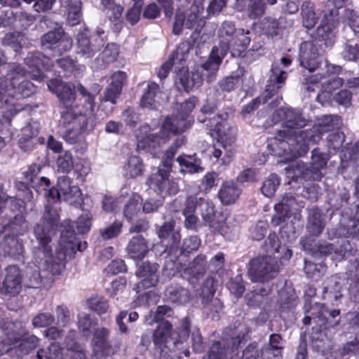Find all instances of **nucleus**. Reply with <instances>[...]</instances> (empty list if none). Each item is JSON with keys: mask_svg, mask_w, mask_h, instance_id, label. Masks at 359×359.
<instances>
[{"mask_svg": "<svg viewBox=\"0 0 359 359\" xmlns=\"http://www.w3.org/2000/svg\"><path fill=\"white\" fill-rule=\"evenodd\" d=\"M322 297L323 299H329L337 304L341 298V285L337 276H331L323 283Z\"/></svg>", "mask_w": 359, "mask_h": 359, "instance_id": "obj_44", "label": "nucleus"}, {"mask_svg": "<svg viewBox=\"0 0 359 359\" xmlns=\"http://www.w3.org/2000/svg\"><path fill=\"white\" fill-rule=\"evenodd\" d=\"M248 333L249 328L245 324L238 323L237 326L235 325L230 334L233 346L237 347L243 341H246Z\"/></svg>", "mask_w": 359, "mask_h": 359, "instance_id": "obj_63", "label": "nucleus"}, {"mask_svg": "<svg viewBox=\"0 0 359 359\" xmlns=\"http://www.w3.org/2000/svg\"><path fill=\"white\" fill-rule=\"evenodd\" d=\"M126 250L133 259H142L149 251L148 242L140 235L133 236L129 241Z\"/></svg>", "mask_w": 359, "mask_h": 359, "instance_id": "obj_32", "label": "nucleus"}, {"mask_svg": "<svg viewBox=\"0 0 359 359\" xmlns=\"http://www.w3.org/2000/svg\"><path fill=\"white\" fill-rule=\"evenodd\" d=\"M200 245L201 240L197 236H193L184 238L181 247H180V245L177 246V252H172V254H170L169 256H165V267L170 270L177 269L175 265L179 257L182 255H188L197 250Z\"/></svg>", "mask_w": 359, "mask_h": 359, "instance_id": "obj_19", "label": "nucleus"}, {"mask_svg": "<svg viewBox=\"0 0 359 359\" xmlns=\"http://www.w3.org/2000/svg\"><path fill=\"white\" fill-rule=\"evenodd\" d=\"M45 196L53 200L62 199L73 205H79L82 201L80 188L67 176L59 177L56 187L50 189L45 193Z\"/></svg>", "mask_w": 359, "mask_h": 359, "instance_id": "obj_6", "label": "nucleus"}, {"mask_svg": "<svg viewBox=\"0 0 359 359\" xmlns=\"http://www.w3.org/2000/svg\"><path fill=\"white\" fill-rule=\"evenodd\" d=\"M286 172L294 181L303 179L305 181L314 180V175L310 166L302 161H298L290 168H286Z\"/></svg>", "mask_w": 359, "mask_h": 359, "instance_id": "obj_48", "label": "nucleus"}, {"mask_svg": "<svg viewBox=\"0 0 359 359\" xmlns=\"http://www.w3.org/2000/svg\"><path fill=\"white\" fill-rule=\"evenodd\" d=\"M300 14L302 26L306 29H312L318 20L314 4L310 1L303 2L301 6Z\"/></svg>", "mask_w": 359, "mask_h": 359, "instance_id": "obj_45", "label": "nucleus"}, {"mask_svg": "<svg viewBox=\"0 0 359 359\" xmlns=\"http://www.w3.org/2000/svg\"><path fill=\"white\" fill-rule=\"evenodd\" d=\"M190 291L178 283H170L164 291L165 302L176 305H184L191 299Z\"/></svg>", "mask_w": 359, "mask_h": 359, "instance_id": "obj_23", "label": "nucleus"}, {"mask_svg": "<svg viewBox=\"0 0 359 359\" xmlns=\"http://www.w3.org/2000/svg\"><path fill=\"white\" fill-rule=\"evenodd\" d=\"M304 207V202L298 201L292 194H285L280 201L274 205V209L285 212V214L290 215L293 212L300 211Z\"/></svg>", "mask_w": 359, "mask_h": 359, "instance_id": "obj_42", "label": "nucleus"}, {"mask_svg": "<svg viewBox=\"0 0 359 359\" xmlns=\"http://www.w3.org/2000/svg\"><path fill=\"white\" fill-rule=\"evenodd\" d=\"M110 330L104 327H99L94 330L92 344L94 351L102 355H109L114 353V348L111 344Z\"/></svg>", "mask_w": 359, "mask_h": 359, "instance_id": "obj_21", "label": "nucleus"}, {"mask_svg": "<svg viewBox=\"0 0 359 359\" xmlns=\"http://www.w3.org/2000/svg\"><path fill=\"white\" fill-rule=\"evenodd\" d=\"M342 84L343 79L337 76H334L327 80L322 84L324 91L318 95L316 98L317 101L323 104L325 100L330 98V93L332 91L339 88L342 86Z\"/></svg>", "mask_w": 359, "mask_h": 359, "instance_id": "obj_53", "label": "nucleus"}, {"mask_svg": "<svg viewBox=\"0 0 359 359\" xmlns=\"http://www.w3.org/2000/svg\"><path fill=\"white\" fill-rule=\"evenodd\" d=\"M119 54L118 47L116 43H108L104 49L96 58V61L101 60L103 63L109 64L114 62L117 59Z\"/></svg>", "mask_w": 359, "mask_h": 359, "instance_id": "obj_57", "label": "nucleus"}, {"mask_svg": "<svg viewBox=\"0 0 359 359\" xmlns=\"http://www.w3.org/2000/svg\"><path fill=\"white\" fill-rule=\"evenodd\" d=\"M174 161L162 158L161 166L149 179L150 186L159 194L175 195L178 192L177 184L168 179Z\"/></svg>", "mask_w": 359, "mask_h": 359, "instance_id": "obj_7", "label": "nucleus"}, {"mask_svg": "<svg viewBox=\"0 0 359 359\" xmlns=\"http://www.w3.org/2000/svg\"><path fill=\"white\" fill-rule=\"evenodd\" d=\"M343 57L348 61L359 60V39L358 41L354 39L346 41L343 51Z\"/></svg>", "mask_w": 359, "mask_h": 359, "instance_id": "obj_62", "label": "nucleus"}, {"mask_svg": "<svg viewBox=\"0 0 359 359\" xmlns=\"http://www.w3.org/2000/svg\"><path fill=\"white\" fill-rule=\"evenodd\" d=\"M340 124L341 118L339 116L325 115L320 118L317 126L320 128V130L324 133L338 129Z\"/></svg>", "mask_w": 359, "mask_h": 359, "instance_id": "obj_56", "label": "nucleus"}, {"mask_svg": "<svg viewBox=\"0 0 359 359\" xmlns=\"http://www.w3.org/2000/svg\"><path fill=\"white\" fill-rule=\"evenodd\" d=\"M289 25L290 22L284 15L278 18L273 16H266L259 23L262 34L271 38L281 34Z\"/></svg>", "mask_w": 359, "mask_h": 359, "instance_id": "obj_20", "label": "nucleus"}, {"mask_svg": "<svg viewBox=\"0 0 359 359\" xmlns=\"http://www.w3.org/2000/svg\"><path fill=\"white\" fill-rule=\"evenodd\" d=\"M241 193V190L234 182H226L222 184L218 191V198L223 205H228L234 203Z\"/></svg>", "mask_w": 359, "mask_h": 359, "instance_id": "obj_40", "label": "nucleus"}, {"mask_svg": "<svg viewBox=\"0 0 359 359\" xmlns=\"http://www.w3.org/2000/svg\"><path fill=\"white\" fill-rule=\"evenodd\" d=\"M4 294L15 295L21 290V275L20 269L16 266H9L6 268V274L3 281Z\"/></svg>", "mask_w": 359, "mask_h": 359, "instance_id": "obj_30", "label": "nucleus"}, {"mask_svg": "<svg viewBox=\"0 0 359 359\" xmlns=\"http://www.w3.org/2000/svg\"><path fill=\"white\" fill-rule=\"evenodd\" d=\"M286 78L287 73L280 68L278 63H273L271 66V74L263 97H258L245 105L241 111V114L245 117L257 109L261 102H266L282 87Z\"/></svg>", "mask_w": 359, "mask_h": 359, "instance_id": "obj_5", "label": "nucleus"}, {"mask_svg": "<svg viewBox=\"0 0 359 359\" xmlns=\"http://www.w3.org/2000/svg\"><path fill=\"white\" fill-rule=\"evenodd\" d=\"M11 97L20 99L29 97L34 93V84L25 79L26 71L17 63L8 65Z\"/></svg>", "mask_w": 359, "mask_h": 359, "instance_id": "obj_8", "label": "nucleus"}, {"mask_svg": "<svg viewBox=\"0 0 359 359\" xmlns=\"http://www.w3.org/2000/svg\"><path fill=\"white\" fill-rule=\"evenodd\" d=\"M14 97H8L0 100V114L10 121L11 118L20 111H30L33 107L24 102H19Z\"/></svg>", "mask_w": 359, "mask_h": 359, "instance_id": "obj_28", "label": "nucleus"}, {"mask_svg": "<svg viewBox=\"0 0 359 359\" xmlns=\"http://www.w3.org/2000/svg\"><path fill=\"white\" fill-rule=\"evenodd\" d=\"M4 219L6 221L5 231H9L11 236L23 235L28 230L24 216L21 214L13 215L11 208H7L6 205Z\"/></svg>", "mask_w": 359, "mask_h": 359, "instance_id": "obj_26", "label": "nucleus"}, {"mask_svg": "<svg viewBox=\"0 0 359 359\" xmlns=\"http://www.w3.org/2000/svg\"><path fill=\"white\" fill-rule=\"evenodd\" d=\"M48 89L57 94V97L63 102L66 109L69 108L74 100V84L64 83L58 79H50L47 83Z\"/></svg>", "mask_w": 359, "mask_h": 359, "instance_id": "obj_22", "label": "nucleus"}, {"mask_svg": "<svg viewBox=\"0 0 359 359\" xmlns=\"http://www.w3.org/2000/svg\"><path fill=\"white\" fill-rule=\"evenodd\" d=\"M160 94L159 86L154 82H149L146 92L141 97L140 106L144 108L156 109L160 105L158 100Z\"/></svg>", "mask_w": 359, "mask_h": 359, "instance_id": "obj_39", "label": "nucleus"}, {"mask_svg": "<svg viewBox=\"0 0 359 359\" xmlns=\"http://www.w3.org/2000/svg\"><path fill=\"white\" fill-rule=\"evenodd\" d=\"M238 32L235 24L230 21H225L222 23L219 33V45L215 46L216 48L220 51V54H226L228 49V43L230 39L234 37Z\"/></svg>", "mask_w": 359, "mask_h": 359, "instance_id": "obj_38", "label": "nucleus"}, {"mask_svg": "<svg viewBox=\"0 0 359 359\" xmlns=\"http://www.w3.org/2000/svg\"><path fill=\"white\" fill-rule=\"evenodd\" d=\"M25 63L29 67L33 68L32 77L36 81H41L43 75L41 72V67L46 69H50V58L46 57L39 51L29 53L25 58Z\"/></svg>", "mask_w": 359, "mask_h": 359, "instance_id": "obj_24", "label": "nucleus"}, {"mask_svg": "<svg viewBox=\"0 0 359 359\" xmlns=\"http://www.w3.org/2000/svg\"><path fill=\"white\" fill-rule=\"evenodd\" d=\"M351 270H355V282L350 289V294L353 301L359 302V257L351 262Z\"/></svg>", "mask_w": 359, "mask_h": 359, "instance_id": "obj_64", "label": "nucleus"}, {"mask_svg": "<svg viewBox=\"0 0 359 359\" xmlns=\"http://www.w3.org/2000/svg\"><path fill=\"white\" fill-rule=\"evenodd\" d=\"M226 54H220V51L213 47L208 60L201 65V72L218 71L223 58Z\"/></svg>", "mask_w": 359, "mask_h": 359, "instance_id": "obj_54", "label": "nucleus"}, {"mask_svg": "<svg viewBox=\"0 0 359 359\" xmlns=\"http://www.w3.org/2000/svg\"><path fill=\"white\" fill-rule=\"evenodd\" d=\"M0 328L8 337L12 344L16 342L25 331L24 325L20 321H12L8 318L0 320Z\"/></svg>", "mask_w": 359, "mask_h": 359, "instance_id": "obj_37", "label": "nucleus"}, {"mask_svg": "<svg viewBox=\"0 0 359 359\" xmlns=\"http://www.w3.org/2000/svg\"><path fill=\"white\" fill-rule=\"evenodd\" d=\"M62 117L65 121H68L69 123L72 124V128H68L64 133L62 137L65 142L70 144H75L79 140V137L81 130L86 123L85 116L79 113L76 114L74 113L72 108H67L65 111L62 112Z\"/></svg>", "mask_w": 359, "mask_h": 359, "instance_id": "obj_12", "label": "nucleus"}, {"mask_svg": "<svg viewBox=\"0 0 359 359\" xmlns=\"http://www.w3.org/2000/svg\"><path fill=\"white\" fill-rule=\"evenodd\" d=\"M308 217L306 229L313 236H319L325 227V215L317 207L307 209Z\"/></svg>", "mask_w": 359, "mask_h": 359, "instance_id": "obj_29", "label": "nucleus"}, {"mask_svg": "<svg viewBox=\"0 0 359 359\" xmlns=\"http://www.w3.org/2000/svg\"><path fill=\"white\" fill-rule=\"evenodd\" d=\"M279 271V262L271 256L252 258L248 264V276L254 283L268 282L273 279Z\"/></svg>", "mask_w": 359, "mask_h": 359, "instance_id": "obj_4", "label": "nucleus"}, {"mask_svg": "<svg viewBox=\"0 0 359 359\" xmlns=\"http://www.w3.org/2000/svg\"><path fill=\"white\" fill-rule=\"evenodd\" d=\"M126 170L130 177L141 175L144 171V165L142 159L136 156H130L126 166Z\"/></svg>", "mask_w": 359, "mask_h": 359, "instance_id": "obj_60", "label": "nucleus"}, {"mask_svg": "<svg viewBox=\"0 0 359 359\" xmlns=\"http://www.w3.org/2000/svg\"><path fill=\"white\" fill-rule=\"evenodd\" d=\"M187 128V122L178 115L168 117L163 122L161 129L158 133H149L140 139L137 142V149H147L156 148L168 137L169 134L177 135L183 133Z\"/></svg>", "mask_w": 359, "mask_h": 359, "instance_id": "obj_3", "label": "nucleus"}, {"mask_svg": "<svg viewBox=\"0 0 359 359\" xmlns=\"http://www.w3.org/2000/svg\"><path fill=\"white\" fill-rule=\"evenodd\" d=\"M34 233L39 244L34 247L33 261L40 270L52 276L60 275L65 267L64 260L68 250L75 252L76 249L82 251L81 243L78 242L74 231H62L60 238L61 245L65 252H58L56 256L53 255L51 238L43 226L36 225Z\"/></svg>", "mask_w": 359, "mask_h": 359, "instance_id": "obj_2", "label": "nucleus"}, {"mask_svg": "<svg viewBox=\"0 0 359 359\" xmlns=\"http://www.w3.org/2000/svg\"><path fill=\"white\" fill-rule=\"evenodd\" d=\"M25 41V35L18 32L6 33L1 39V43L4 46H11L16 53L22 49Z\"/></svg>", "mask_w": 359, "mask_h": 359, "instance_id": "obj_52", "label": "nucleus"}, {"mask_svg": "<svg viewBox=\"0 0 359 359\" xmlns=\"http://www.w3.org/2000/svg\"><path fill=\"white\" fill-rule=\"evenodd\" d=\"M62 2L64 0H61ZM67 11V22L70 26L80 23L81 19V1L80 0H65Z\"/></svg>", "mask_w": 359, "mask_h": 359, "instance_id": "obj_50", "label": "nucleus"}, {"mask_svg": "<svg viewBox=\"0 0 359 359\" xmlns=\"http://www.w3.org/2000/svg\"><path fill=\"white\" fill-rule=\"evenodd\" d=\"M158 264L149 262H143L138 268L136 275L142 278L133 288L137 292L155 286L158 282Z\"/></svg>", "mask_w": 359, "mask_h": 359, "instance_id": "obj_15", "label": "nucleus"}, {"mask_svg": "<svg viewBox=\"0 0 359 359\" xmlns=\"http://www.w3.org/2000/svg\"><path fill=\"white\" fill-rule=\"evenodd\" d=\"M24 247L22 241L18 236H6L0 245V252H3L4 255L12 257L18 256L22 254Z\"/></svg>", "mask_w": 359, "mask_h": 359, "instance_id": "obj_41", "label": "nucleus"}, {"mask_svg": "<svg viewBox=\"0 0 359 359\" xmlns=\"http://www.w3.org/2000/svg\"><path fill=\"white\" fill-rule=\"evenodd\" d=\"M203 10V8L202 6L193 4L190 6L189 11L187 13L185 14L182 12L177 13L173 25V34L175 35L180 34L184 28L188 29H193L199 20L200 15Z\"/></svg>", "mask_w": 359, "mask_h": 359, "instance_id": "obj_16", "label": "nucleus"}, {"mask_svg": "<svg viewBox=\"0 0 359 359\" xmlns=\"http://www.w3.org/2000/svg\"><path fill=\"white\" fill-rule=\"evenodd\" d=\"M56 324L58 327H65L72 322L71 313L67 306L57 305L55 309Z\"/></svg>", "mask_w": 359, "mask_h": 359, "instance_id": "obj_59", "label": "nucleus"}, {"mask_svg": "<svg viewBox=\"0 0 359 359\" xmlns=\"http://www.w3.org/2000/svg\"><path fill=\"white\" fill-rule=\"evenodd\" d=\"M152 337L155 346L158 348L167 347L174 349L182 345V341L173 336L172 326L168 321L162 322L154 330Z\"/></svg>", "mask_w": 359, "mask_h": 359, "instance_id": "obj_14", "label": "nucleus"}, {"mask_svg": "<svg viewBox=\"0 0 359 359\" xmlns=\"http://www.w3.org/2000/svg\"><path fill=\"white\" fill-rule=\"evenodd\" d=\"M280 178L277 175H270L262 183L261 187L262 193L266 197L273 196L280 185Z\"/></svg>", "mask_w": 359, "mask_h": 359, "instance_id": "obj_58", "label": "nucleus"}, {"mask_svg": "<svg viewBox=\"0 0 359 359\" xmlns=\"http://www.w3.org/2000/svg\"><path fill=\"white\" fill-rule=\"evenodd\" d=\"M60 224V217L57 210L50 203L45 205L41 218V224H36L43 226L48 235L55 231Z\"/></svg>", "mask_w": 359, "mask_h": 359, "instance_id": "obj_35", "label": "nucleus"}, {"mask_svg": "<svg viewBox=\"0 0 359 359\" xmlns=\"http://www.w3.org/2000/svg\"><path fill=\"white\" fill-rule=\"evenodd\" d=\"M327 234L331 240L342 237L359 239V220L341 222L337 227L328 229Z\"/></svg>", "mask_w": 359, "mask_h": 359, "instance_id": "obj_25", "label": "nucleus"}, {"mask_svg": "<svg viewBox=\"0 0 359 359\" xmlns=\"http://www.w3.org/2000/svg\"><path fill=\"white\" fill-rule=\"evenodd\" d=\"M198 210L205 225L215 219V210L213 203L201 197Z\"/></svg>", "mask_w": 359, "mask_h": 359, "instance_id": "obj_55", "label": "nucleus"}, {"mask_svg": "<svg viewBox=\"0 0 359 359\" xmlns=\"http://www.w3.org/2000/svg\"><path fill=\"white\" fill-rule=\"evenodd\" d=\"M104 41L99 36H91L87 28L80 29L76 36V53L83 60L91 59L104 46Z\"/></svg>", "mask_w": 359, "mask_h": 359, "instance_id": "obj_9", "label": "nucleus"}, {"mask_svg": "<svg viewBox=\"0 0 359 359\" xmlns=\"http://www.w3.org/2000/svg\"><path fill=\"white\" fill-rule=\"evenodd\" d=\"M176 161L180 167V171L182 173L194 174L203 170L201 166V160L197 158L195 155H180Z\"/></svg>", "mask_w": 359, "mask_h": 359, "instance_id": "obj_47", "label": "nucleus"}, {"mask_svg": "<svg viewBox=\"0 0 359 359\" xmlns=\"http://www.w3.org/2000/svg\"><path fill=\"white\" fill-rule=\"evenodd\" d=\"M249 34H250L249 30L238 29L237 34L228 43L229 47L226 53L230 51L231 55L234 57L241 56L250 44V37L248 36Z\"/></svg>", "mask_w": 359, "mask_h": 359, "instance_id": "obj_31", "label": "nucleus"}, {"mask_svg": "<svg viewBox=\"0 0 359 359\" xmlns=\"http://www.w3.org/2000/svg\"><path fill=\"white\" fill-rule=\"evenodd\" d=\"M323 133L317 125L313 126L311 128L306 130H299L294 136L296 141L293 145H290V147H295L297 144H303L306 147V151L304 155L308 152L309 144H316L321 139V135Z\"/></svg>", "mask_w": 359, "mask_h": 359, "instance_id": "obj_33", "label": "nucleus"}, {"mask_svg": "<svg viewBox=\"0 0 359 359\" xmlns=\"http://www.w3.org/2000/svg\"><path fill=\"white\" fill-rule=\"evenodd\" d=\"M210 152V156L215 158V163L219 165H229L231 162L234 155L231 144L217 142L213 145Z\"/></svg>", "mask_w": 359, "mask_h": 359, "instance_id": "obj_36", "label": "nucleus"}, {"mask_svg": "<svg viewBox=\"0 0 359 359\" xmlns=\"http://www.w3.org/2000/svg\"><path fill=\"white\" fill-rule=\"evenodd\" d=\"M208 269L206 256L200 254L188 264L184 270V276L191 285H195L204 276Z\"/></svg>", "mask_w": 359, "mask_h": 359, "instance_id": "obj_17", "label": "nucleus"}, {"mask_svg": "<svg viewBox=\"0 0 359 359\" xmlns=\"http://www.w3.org/2000/svg\"><path fill=\"white\" fill-rule=\"evenodd\" d=\"M313 319L318 323L320 327L325 329L334 327L339 323V320H330L328 318V308L324 304L316 303L311 307Z\"/></svg>", "mask_w": 359, "mask_h": 359, "instance_id": "obj_34", "label": "nucleus"}, {"mask_svg": "<svg viewBox=\"0 0 359 359\" xmlns=\"http://www.w3.org/2000/svg\"><path fill=\"white\" fill-rule=\"evenodd\" d=\"M284 121L282 129L278 130L276 136L269 140L268 149L271 154L278 157H283L286 161L304 155L306 151L303 144H297L295 147H290L296 141L295 135L299 129L307 125L308 121L302 116L299 110L292 108H280L272 114V121L275 123L280 120Z\"/></svg>", "mask_w": 359, "mask_h": 359, "instance_id": "obj_1", "label": "nucleus"}, {"mask_svg": "<svg viewBox=\"0 0 359 359\" xmlns=\"http://www.w3.org/2000/svg\"><path fill=\"white\" fill-rule=\"evenodd\" d=\"M40 44L43 49L55 50L61 54L71 50L73 40L60 27L43 34L40 38Z\"/></svg>", "mask_w": 359, "mask_h": 359, "instance_id": "obj_10", "label": "nucleus"}, {"mask_svg": "<svg viewBox=\"0 0 359 359\" xmlns=\"http://www.w3.org/2000/svg\"><path fill=\"white\" fill-rule=\"evenodd\" d=\"M299 59L300 65L309 72L318 68L322 62V57L314 41H306L301 43Z\"/></svg>", "mask_w": 359, "mask_h": 359, "instance_id": "obj_11", "label": "nucleus"}, {"mask_svg": "<svg viewBox=\"0 0 359 359\" xmlns=\"http://www.w3.org/2000/svg\"><path fill=\"white\" fill-rule=\"evenodd\" d=\"M234 9L243 13L252 20L261 18L266 13L264 0H235Z\"/></svg>", "mask_w": 359, "mask_h": 359, "instance_id": "obj_18", "label": "nucleus"}, {"mask_svg": "<svg viewBox=\"0 0 359 359\" xmlns=\"http://www.w3.org/2000/svg\"><path fill=\"white\" fill-rule=\"evenodd\" d=\"M329 160V156L325 153H322L318 149L312 151L311 161L310 168L314 175V180H320L323 174L322 170L324 169Z\"/></svg>", "mask_w": 359, "mask_h": 359, "instance_id": "obj_46", "label": "nucleus"}, {"mask_svg": "<svg viewBox=\"0 0 359 359\" xmlns=\"http://www.w3.org/2000/svg\"><path fill=\"white\" fill-rule=\"evenodd\" d=\"M239 80L238 75H231L222 79L214 87V97L217 100L224 99L225 93H230L236 89Z\"/></svg>", "mask_w": 359, "mask_h": 359, "instance_id": "obj_43", "label": "nucleus"}, {"mask_svg": "<svg viewBox=\"0 0 359 359\" xmlns=\"http://www.w3.org/2000/svg\"><path fill=\"white\" fill-rule=\"evenodd\" d=\"M142 205V202L140 196L137 194H133L124 206V217L128 221L133 219L140 212Z\"/></svg>", "mask_w": 359, "mask_h": 359, "instance_id": "obj_51", "label": "nucleus"}, {"mask_svg": "<svg viewBox=\"0 0 359 359\" xmlns=\"http://www.w3.org/2000/svg\"><path fill=\"white\" fill-rule=\"evenodd\" d=\"M17 343L19 344L8 349L7 351H8L11 355H15L17 358H22L36 348L39 344V339L35 335L29 334L25 330L23 334L20 336V338L16 342H13L12 344Z\"/></svg>", "mask_w": 359, "mask_h": 359, "instance_id": "obj_27", "label": "nucleus"}, {"mask_svg": "<svg viewBox=\"0 0 359 359\" xmlns=\"http://www.w3.org/2000/svg\"><path fill=\"white\" fill-rule=\"evenodd\" d=\"M175 222L171 219L164 222L158 231L159 238L165 246L164 253L167 254L166 256L177 252V246L180 244L181 234L179 230L175 229Z\"/></svg>", "mask_w": 359, "mask_h": 359, "instance_id": "obj_13", "label": "nucleus"}, {"mask_svg": "<svg viewBox=\"0 0 359 359\" xmlns=\"http://www.w3.org/2000/svg\"><path fill=\"white\" fill-rule=\"evenodd\" d=\"M217 142L231 144L236 140V131L226 122L223 127L217 129Z\"/></svg>", "mask_w": 359, "mask_h": 359, "instance_id": "obj_61", "label": "nucleus"}, {"mask_svg": "<svg viewBox=\"0 0 359 359\" xmlns=\"http://www.w3.org/2000/svg\"><path fill=\"white\" fill-rule=\"evenodd\" d=\"M315 41L323 43L327 47L332 46L335 43L334 29L320 24L311 34Z\"/></svg>", "mask_w": 359, "mask_h": 359, "instance_id": "obj_49", "label": "nucleus"}]
</instances>
